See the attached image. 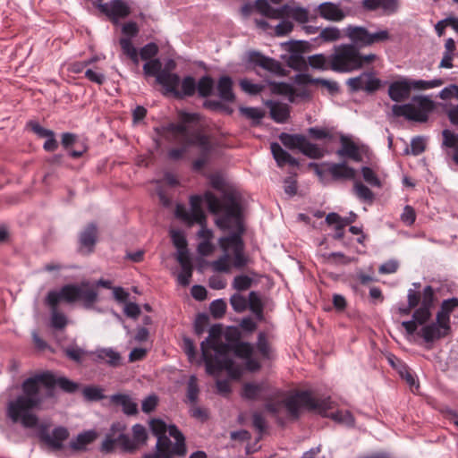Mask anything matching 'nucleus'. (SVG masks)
I'll list each match as a JSON object with an SVG mask.
<instances>
[{
	"mask_svg": "<svg viewBox=\"0 0 458 458\" xmlns=\"http://www.w3.org/2000/svg\"><path fill=\"white\" fill-rule=\"evenodd\" d=\"M229 342L226 344L222 340V327L214 325L210 327L208 336L200 344L202 359L206 365L207 373L216 376L222 370H226L230 377L238 379L243 373V368L236 364L229 356L230 352L245 360L246 369L249 371H258L261 365L253 358L254 346L247 342L239 341V334L236 329L229 332L226 335Z\"/></svg>",
	"mask_w": 458,
	"mask_h": 458,
	"instance_id": "obj_1",
	"label": "nucleus"
},
{
	"mask_svg": "<svg viewBox=\"0 0 458 458\" xmlns=\"http://www.w3.org/2000/svg\"><path fill=\"white\" fill-rule=\"evenodd\" d=\"M44 386L48 390L57 386L62 391L72 394L79 389V384L66 377H55L50 371L36 373L26 378L21 384V394L8 404L7 413L13 422H21L27 428L38 426V418L33 410H41L46 400L40 389ZM47 396H52L49 392Z\"/></svg>",
	"mask_w": 458,
	"mask_h": 458,
	"instance_id": "obj_2",
	"label": "nucleus"
},
{
	"mask_svg": "<svg viewBox=\"0 0 458 458\" xmlns=\"http://www.w3.org/2000/svg\"><path fill=\"white\" fill-rule=\"evenodd\" d=\"M97 287L88 281L80 284H69L61 287L59 291H49L46 297V303L51 308V326L55 329H63L67 325V318L57 310L61 301L72 303L81 301L86 309H90L98 301Z\"/></svg>",
	"mask_w": 458,
	"mask_h": 458,
	"instance_id": "obj_3",
	"label": "nucleus"
},
{
	"mask_svg": "<svg viewBox=\"0 0 458 458\" xmlns=\"http://www.w3.org/2000/svg\"><path fill=\"white\" fill-rule=\"evenodd\" d=\"M434 301L435 290L431 285H426L422 292L416 289L408 290L407 304L398 306L397 311L401 316H408L413 310L411 319L402 322V326L409 335H413L419 326L430 320Z\"/></svg>",
	"mask_w": 458,
	"mask_h": 458,
	"instance_id": "obj_4",
	"label": "nucleus"
},
{
	"mask_svg": "<svg viewBox=\"0 0 458 458\" xmlns=\"http://www.w3.org/2000/svg\"><path fill=\"white\" fill-rule=\"evenodd\" d=\"M314 167L316 174L321 181H324L327 175H330L334 181H352L353 182V192L356 197L368 204H372L375 200V194L361 181L357 179V171L349 166L345 162L341 163H325L322 165L310 164Z\"/></svg>",
	"mask_w": 458,
	"mask_h": 458,
	"instance_id": "obj_5",
	"label": "nucleus"
},
{
	"mask_svg": "<svg viewBox=\"0 0 458 458\" xmlns=\"http://www.w3.org/2000/svg\"><path fill=\"white\" fill-rule=\"evenodd\" d=\"M204 199L208 210L213 214L224 212L223 216L216 220V225L222 229L231 227L233 220L237 231L235 233H243V225L241 219V202L240 198L234 193H225L222 200L212 192H206Z\"/></svg>",
	"mask_w": 458,
	"mask_h": 458,
	"instance_id": "obj_6",
	"label": "nucleus"
},
{
	"mask_svg": "<svg viewBox=\"0 0 458 458\" xmlns=\"http://www.w3.org/2000/svg\"><path fill=\"white\" fill-rule=\"evenodd\" d=\"M375 59L374 54L362 55L353 45L341 44L335 47L334 53L330 55L331 70L336 72H351Z\"/></svg>",
	"mask_w": 458,
	"mask_h": 458,
	"instance_id": "obj_7",
	"label": "nucleus"
},
{
	"mask_svg": "<svg viewBox=\"0 0 458 458\" xmlns=\"http://www.w3.org/2000/svg\"><path fill=\"white\" fill-rule=\"evenodd\" d=\"M199 120V115L198 114L184 113L182 115V123H171L165 126V131L171 132L175 139L179 140L186 147L197 146L203 152L208 153L212 148L209 138L199 132L190 134L186 126V123Z\"/></svg>",
	"mask_w": 458,
	"mask_h": 458,
	"instance_id": "obj_8",
	"label": "nucleus"
},
{
	"mask_svg": "<svg viewBox=\"0 0 458 458\" xmlns=\"http://www.w3.org/2000/svg\"><path fill=\"white\" fill-rule=\"evenodd\" d=\"M284 405L290 416L293 419L299 418L301 408L309 411H316L321 415H327V411L332 409V401L328 398L317 399L308 391L297 392L288 396L284 401Z\"/></svg>",
	"mask_w": 458,
	"mask_h": 458,
	"instance_id": "obj_9",
	"label": "nucleus"
},
{
	"mask_svg": "<svg viewBox=\"0 0 458 458\" xmlns=\"http://www.w3.org/2000/svg\"><path fill=\"white\" fill-rule=\"evenodd\" d=\"M169 436L175 440L173 446H167L166 443L159 439L156 443V453L145 454L141 458H173L184 455L186 454L185 437L175 425L169 427Z\"/></svg>",
	"mask_w": 458,
	"mask_h": 458,
	"instance_id": "obj_10",
	"label": "nucleus"
},
{
	"mask_svg": "<svg viewBox=\"0 0 458 458\" xmlns=\"http://www.w3.org/2000/svg\"><path fill=\"white\" fill-rule=\"evenodd\" d=\"M346 36L356 48L371 46L377 42L389 39V32L386 30L370 33L366 28L359 26H348L345 29Z\"/></svg>",
	"mask_w": 458,
	"mask_h": 458,
	"instance_id": "obj_11",
	"label": "nucleus"
},
{
	"mask_svg": "<svg viewBox=\"0 0 458 458\" xmlns=\"http://www.w3.org/2000/svg\"><path fill=\"white\" fill-rule=\"evenodd\" d=\"M280 141L288 149H298L301 153L310 158H320L324 156V151L316 144L311 143L301 134H289L283 132L279 135Z\"/></svg>",
	"mask_w": 458,
	"mask_h": 458,
	"instance_id": "obj_12",
	"label": "nucleus"
},
{
	"mask_svg": "<svg viewBox=\"0 0 458 458\" xmlns=\"http://www.w3.org/2000/svg\"><path fill=\"white\" fill-rule=\"evenodd\" d=\"M242 233H233L226 237L219 239V246L224 252L232 250L233 254V267L242 269L249 264V258L244 253V243L242 239Z\"/></svg>",
	"mask_w": 458,
	"mask_h": 458,
	"instance_id": "obj_13",
	"label": "nucleus"
},
{
	"mask_svg": "<svg viewBox=\"0 0 458 458\" xmlns=\"http://www.w3.org/2000/svg\"><path fill=\"white\" fill-rule=\"evenodd\" d=\"M420 107L411 104L394 105L392 106L393 114L396 117H405L408 120L415 122H426L428 120V112L432 108L433 102L426 98H420Z\"/></svg>",
	"mask_w": 458,
	"mask_h": 458,
	"instance_id": "obj_14",
	"label": "nucleus"
},
{
	"mask_svg": "<svg viewBox=\"0 0 458 458\" xmlns=\"http://www.w3.org/2000/svg\"><path fill=\"white\" fill-rule=\"evenodd\" d=\"M452 334V326L435 317V320L422 325L419 335L426 344H433Z\"/></svg>",
	"mask_w": 458,
	"mask_h": 458,
	"instance_id": "obj_15",
	"label": "nucleus"
},
{
	"mask_svg": "<svg viewBox=\"0 0 458 458\" xmlns=\"http://www.w3.org/2000/svg\"><path fill=\"white\" fill-rule=\"evenodd\" d=\"M242 397L250 401H271L274 398V393L271 391L269 384L266 381L246 383L242 389Z\"/></svg>",
	"mask_w": 458,
	"mask_h": 458,
	"instance_id": "obj_16",
	"label": "nucleus"
},
{
	"mask_svg": "<svg viewBox=\"0 0 458 458\" xmlns=\"http://www.w3.org/2000/svg\"><path fill=\"white\" fill-rule=\"evenodd\" d=\"M126 429L127 427L124 422H114L101 444L100 451L105 454L112 453L116 445L123 450V438L121 436H123V431H126Z\"/></svg>",
	"mask_w": 458,
	"mask_h": 458,
	"instance_id": "obj_17",
	"label": "nucleus"
},
{
	"mask_svg": "<svg viewBox=\"0 0 458 458\" xmlns=\"http://www.w3.org/2000/svg\"><path fill=\"white\" fill-rule=\"evenodd\" d=\"M132 437H131L126 431H123V451L132 453L140 446L146 445L148 440V432L146 428L141 424L132 426Z\"/></svg>",
	"mask_w": 458,
	"mask_h": 458,
	"instance_id": "obj_18",
	"label": "nucleus"
},
{
	"mask_svg": "<svg viewBox=\"0 0 458 458\" xmlns=\"http://www.w3.org/2000/svg\"><path fill=\"white\" fill-rule=\"evenodd\" d=\"M348 85L354 91L364 90L371 93L380 88L381 81L374 72H362L357 77L349 79Z\"/></svg>",
	"mask_w": 458,
	"mask_h": 458,
	"instance_id": "obj_19",
	"label": "nucleus"
},
{
	"mask_svg": "<svg viewBox=\"0 0 458 458\" xmlns=\"http://www.w3.org/2000/svg\"><path fill=\"white\" fill-rule=\"evenodd\" d=\"M100 10L114 23H117L120 19H124L131 13V8L124 0H111L101 4Z\"/></svg>",
	"mask_w": 458,
	"mask_h": 458,
	"instance_id": "obj_20",
	"label": "nucleus"
},
{
	"mask_svg": "<svg viewBox=\"0 0 458 458\" xmlns=\"http://www.w3.org/2000/svg\"><path fill=\"white\" fill-rule=\"evenodd\" d=\"M250 61L273 74L284 75V69L279 61L266 56L259 52L250 53Z\"/></svg>",
	"mask_w": 458,
	"mask_h": 458,
	"instance_id": "obj_21",
	"label": "nucleus"
},
{
	"mask_svg": "<svg viewBox=\"0 0 458 458\" xmlns=\"http://www.w3.org/2000/svg\"><path fill=\"white\" fill-rule=\"evenodd\" d=\"M250 61L273 74L284 75V69L279 61L266 56L259 52L250 53Z\"/></svg>",
	"mask_w": 458,
	"mask_h": 458,
	"instance_id": "obj_22",
	"label": "nucleus"
},
{
	"mask_svg": "<svg viewBox=\"0 0 458 458\" xmlns=\"http://www.w3.org/2000/svg\"><path fill=\"white\" fill-rule=\"evenodd\" d=\"M69 437V431L65 427L59 426L53 429L51 434L42 432L40 439L53 450H61L64 442Z\"/></svg>",
	"mask_w": 458,
	"mask_h": 458,
	"instance_id": "obj_23",
	"label": "nucleus"
},
{
	"mask_svg": "<svg viewBox=\"0 0 458 458\" xmlns=\"http://www.w3.org/2000/svg\"><path fill=\"white\" fill-rule=\"evenodd\" d=\"M283 0H256V12L260 15L272 20L283 19L282 5L273 7L274 4H280Z\"/></svg>",
	"mask_w": 458,
	"mask_h": 458,
	"instance_id": "obj_24",
	"label": "nucleus"
},
{
	"mask_svg": "<svg viewBox=\"0 0 458 458\" xmlns=\"http://www.w3.org/2000/svg\"><path fill=\"white\" fill-rule=\"evenodd\" d=\"M411 90L410 80L403 78L390 83L388 96L394 102H402L410 97Z\"/></svg>",
	"mask_w": 458,
	"mask_h": 458,
	"instance_id": "obj_25",
	"label": "nucleus"
},
{
	"mask_svg": "<svg viewBox=\"0 0 458 458\" xmlns=\"http://www.w3.org/2000/svg\"><path fill=\"white\" fill-rule=\"evenodd\" d=\"M270 86L273 93L287 97L290 102H294L296 98H308L310 97V92L307 89H304L297 93L294 88L286 82H272Z\"/></svg>",
	"mask_w": 458,
	"mask_h": 458,
	"instance_id": "obj_26",
	"label": "nucleus"
},
{
	"mask_svg": "<svg viewBox=\"0 0 458 458\" xmlns=\"http://www.w3.org/2000/svg\"><path fill=\"white\" fill-rule=\"evenodd\" d=\"M98 238V228L93 223L89 224L81 233L80 249L81 251L90 253L93 251Z\"/></svg>",
	"mask_w": 458,
	"mask_h": 458,
	"instance_id": "obj_27",
	"label": "nucleus"
},
{
	"mask_svg": "<svg viewBox=\"0 0 458 458\" xmlns=\"http://www.w3.org/2000/svg\"><path fill=\"white\" fill-rule=\"evenodd\" d=\"M265 105L269 108L270 116L276 123H284L290 117L289 105L273 100H267Z\"/></svg>",
	"mask_w": 458,
	"mask_h": 458,
	"instance_id": "obj_28",
	"label": "nucleus"
},
{
	"mask_svg": "<svg viewBox=\"0 0 458 458\" xmlns=\"http://www.w3.org/2000/svg\"><path fill=\"white\" fill-rule=\"evenodd\" d=\"M318 14L325 20L332 21H342L345 14L340 6L331 2H325L318 5Z\"/></svg>",
	"mask_w": 458,
	"mask_h": 458,
	"instance_id": "obj_29",
	"label": "nucleus"
},
{
	"mask_svg": "<svg viewBox=\"0 0 458 458\" xmlns=\"http://www.w3.org/2000/svg\"><path fill=\"white\" fill-rule=\"evenodd\" d=\"M98 437V434L94 429L85 430L77 435L75 438H73L70 444L69 447L72 451H86L87 446L93 443Z\"/></svg>",
	"mask_w": 458,
	"mask_h": 458,
	"instance_id": "obj_30",
	"label": "nucleus"
},
{
	"mask_svg": "<svg viewBox=\"0 0 458 458\" xmlns=\"http://www.w3.org/2000/svg\"><path fill=\"white\" fill-rule=\"evenodd\" d=\"M270 149L278 166L283 167L285 165L291 166H299L300 163L298 159L292 157L286 150H284L281 145L277 142H272Z\"/></svg>",
	"mask_w": 458,
	"mask_h": 458,
	"instance_id": "obj_31",
	"label": "nucleus"
},
{
	"mask_svg": "<svg viewBox=\"0 0 458 458\" xmlns=\"http://www.w3.org/2000/svg\"><path fill=\"white\" fill-rule=\"evenodd\" d=\"M233 80L227 75H223L218 79L216 84L217 95L221 101L233 103L235 100V95L233 90Z\"/></svg>",
	"mask_w": 458,
	"mask_h": 458,
	"instance_id": "obj_32",
	"label": "nucleus"
},
{
	"mask_svg": "<svg viewBox=\"0 0 458 458\" xmlns=\"http://www.w3.org/2000/svg\"><path fill=\"white\" fill-rule=\"evenodd\" d=\"M167 93L176 96L179 93L180 77L176 73L163 70L157 76V81Z\"/></svg>",
	"mask_w": 458,
	"mask_h": 458,
	"instance_id": "obj_33",
	"label": "nucleus"
},
{
	"mask_svg": "<svg viewBox=\"0 0 458 458\" xmlns=\"http://www.w3.org/2000/svg\"><path fill=\"white\" fill-rule=\"evenodd\" d=\"M110 400L117 404L122 406L123 411L126 415H135L138 413V405L128 394H113L110 397Z\"/></svg>",
	"mask_w": 458,
	"mask_h": 458,
	"instance_id": "obj_34",
	"label": "nucleus"
},
{
	"mask_svg": "<svg viewBox=\"0 0 458 458\" xmlns=\"http://www.w3.org/2000/svg\"><path fill=\"white\" fill-rule=\"evenodd\" d=\"M169 425L165 424V421H163L160 419H153L149 421V428L152 432V434L157 437V441L159 439L163 440L164 443H166L167 446H173L174 444L170 440L169 437L166 436V432H169Z\"/></svg>",
	"mask_w": 458,
	"mask_h": 458,
	"instance_id": "obj_35",
	"label": "nucleus"
},
{
	"mask_svg": "<svg viewBox=\"0 0 458 458\" xmlns=\"http://www.w3.org/2000/svg\"><path fill=\"white\" fill-rule=\"evenodd\" d=\"M458 308V298L452 297L449 299L444 300L438 310L436 313V316L445 321L447 324H451V315L452 313Z\"/></svg>",
	"mask_w": 458,
	"mask_h": 458,
	"instance_id": "obj_36",
	"label": "nucleus"
},
{
	"mask_svg": "<svg viewBox=\"0 0 458 458\" xmlns=\"http://www.w3.org/2000/svg\"><path fill=\"white\" fill-rule=\"evenodd\" d=\"M283 19L291 17L299 23H306L309 21V12L300 6H291L287 4L282 5Z\"/></svg>",
	"mask_w": 458,
	"mask_h": 458,
	"instance_id": "obj_37",
	"label": "nucleus"
},
{
	"mask_svg": "<svg viewBox=\"0 0 458 458\" xmlns=\"http://www.w3.org/2000/svg\"><path fill=\"white\" fill-rule=\"evenodd\" d=\"M337 155L347 157L356 162L361 160L359 147L353 141L345 138L342 139V148L337 150Z\"/></svg>",
	"mask_w": 458,
	"mask_h": 458,
	"instance_id": "obj_38",
	"label": "nucleus"
},
{
	"mask_svg": "<svg viewBox=\"0 0 458 458\" xmlns=\"http://www.w3.org/2000/svg\"><path fill=\"white\" fill-rule=\"evenodd\" d=\"M202 198L199 195H193L190 199L191 214L196 224L203 225L206 222V216L201 208Z\"/></svg>",
	"mask_w": 458,
	"mask_h": 458,
	"instance_id": "obj_39",
	"label": "nucleus"
},
{
	"mask_svg": "<svg viewBox=\"0 0 458 458\" xmlns=\"http://www.w3.org/2000/svg\"><path fill=\"white\" fill-rule=\"evenodd\" d=\"M360 174L364 182L373 188L381 189L383 182L377 172L369 166H361Z\"/></svg>",
	"mask_w": 458,
	"mask_h": 458,
	"instance_id": "obj_40",
	"label": "nucleus"
},
{
	"mask_svg": "<svg viewBox=\"0 0 458 458\" xmlns=\"http://www.w3.org/2000/svg\"><path fill=\"white\" fill-rule=\"evenodd\" d=\"M214 86L213 78L209 75H204L197 82V92L200 98H208L213 93Z\"/></svg>",
	"mask_w": 458,
	"mask_h": 458,
	"instance_id": "obj_41",
	"label": "nucleus"
},
{
	"mask_svg": "<svg viewBox=\"0 0 458 458\" xmlns=\"http://www.w3.org/2000/svg\"><path fill=\"white\" fill-rule=\"evenodd\" d=\"M181 89L176 97H191L197 91V82L192 76L184 77L182 81H180Z\"/></svg>",
	"mask_w": 458,
	"mask_h": 458,
	"instance_id": "obj_42",
	"label": "nucleus"
},
{
	"mask_svg": "<svg viewBox=\"0 0 458 458\" xmlns=\"http://www.w3.org/2000/svg\"><path fill=\"white\" fill-rule=\"evenodd\" d=\"M256 347L262 358L266 360L273 358L272 348L264 332L259 333Z\"/></svg>",
	"mask_w": 458,
	"mask_h": 458,
	"instance_id": "obj_43",
	"label": "nucleus"
},
{
	"mask_svg": "<svg viewBox=\"0 0 458 458\" xmlns=\"http://www.w3.org/2000/svg\"><path fill=\"white\" fill-rule=\"evenodd\" d=\"M309 64L317 70L327 71L331 70L330 55L326 56L323 54H317L309 57Z\"/></svg>",
	"mask_w": 458,
	"mask_h": 458,
	"instance_id": "obj_44",
	"label": "nucleus"
},
{
	"mask_svg": "<svg viewBox=\"0 0 458 458\" xmlns=\"http://www.w3.org/2000/svg\"><path fill=\"white\" fill-rule=\"evenodd\" d=\"M97 357L105 360L110 366L116 367L120 364L121 356L113 349H101L97 352Z\"/></svg>",
	"mask_w": 458,
	"mask_h": 458,
	"instance_id": "obj_45",
	"label": "nucleus"
},
{
	"mask_svg": "<svg viewBox=\"0 0 458 458\" xmlns=\"http://www.w3.org/2000/svg\"><path fill=\"white\" fill-rule=\"evenodd\" d=\"M443 83L444 82L441 79H434L430 81L410 80L411 89L416 90H426L429 89L437 88L441 86Z\"/></svg>",
	"mask_w": 458,
	"mask_h": 458,
	"instance_id": "obj_46",
	"label": "nucleus"
},
{
	"mask_svg": "<svg viewBox=\"0 0 458 458\" xmlns=\"http://www.w3.org/2000/svg\"><path fill=\"white\" fill-rule=\"evenodd\" d=\"M119 44L124 55L135 64H139V53L130 38H120Z\"/></svg>",
	"mask_w": 458,
	"mask_h": 458,
	"instance_id": "obj_47",
	"label": "nucleus"
},
{
	"mask_svg": "<svg viewBox=\"0 0 458 458\" xmlns=\"http://www.w3.org/2000/svg\"><path fill=\"white\" fill-rule=\"evenodd\" d=\"M248 302L251 312L255 314L259 320H261L263 318V304L258 293L250 292L249 293Z\"/></svg>",
	"mask_w": 458,
	"mask_h": 458,
	"instance_id": "obj_48",
	"label": "nucleus"
},
{
	"mask_svg": "<svg viewBox=\"0 0 458 458\" xmlns=\"http://www.w3.org/2000/svg\"><path fill=\"white\" fill-rule=\"evenodd\" d=\"M228 252H224L217 259L211 262L210 267L215 272L230 273L231 266Z\"/></svg>",
	"mask_w": 458,
	"mask_h": 458,
	"instance_id": "obj_49",
	"label": "nucleus"
},
{
	"mask_svg": "<svg viewBox=\"0 0 458 458\" xmlns=\"http://www.w3.org/2000/svg\"><path fill=\"white\" fill-rule=\"evenodd\" d=\"M82 394L88 401H99L105 398L103 388L96 386H88L82 389Z\"/></svg>",
	"mask_w": 458,
	"mask_h": 458,
	"instance_id": "obj_50",
	"label": "nucleus"
},
{
	"mask_svg": "<svg viewBox=\"0 0 458 458\" xmlns=\"http://www.w3.org/2000/svg\"><path fill=\"white\" fill-rule=\"evenodd\" d=\"M162 64L159 59L147 61L143 65V72L146 76H155L157 81L158 74L163 72Z\"/></svg>",
	"mask_w": 458,
	"mask_h": 458,
	"instance_id": "obj_51",
	"label": "nucleus"
},
{
	"mask_svg": "<svg viewBox=\"0 0 458 458\" xmlns=\"http://www.w3.org/2000/svg\"><path fill=\"white\" fill-rule=\"evenodd\" d=\"M356 218H357L356 214H353V218L348 219V218L342 217L337 213L331 212V213L327 214V216H326V222L329 225H335V227H339L340 225H348L353 223L356 220Z\"/></svg>",
	"mask_w": 458,
	"mask_h": 458,
	"instance_id": "obj_52",
	"label": "nucleus"
},
{
	"mask_svg": "<svg viewBox=\"0 0 458 458\" xmlns=\"http://www.w3.org/2000/svg\"><path fill=\"white\" fill-rule=\"evenodd\" d=\"M199 389L196 376L190 377L187 383V398L191 403H195L198 400Z\"/></svg>",
	"mask_w": 458,
	"mask_h": 458,
	"instance_id": "obj_53",
	"label": "nucleus"
},
{
	"mask_svg": "<svg viewBox=\"0 0 458 458\" xmlns=\"http://www.w3.org/2000/svg\"><path fill=\"white\" fill-rule=\"evenodd\" d=\"M252 278L247 275L236 276L232 283V286L234 290L242 292L248 290L252 284Z\"/></svg>",
	"mask_w": 458,
	"mask_h": 458,
	"instance_id": "obj_54",
	"label": "nucleus"
},
{
	"mask_svg": "<svg viewBox=\"0 0 458 458\" xmlns=\"http://www.w3.org/2000/svg\"><path fill=\"white\" fill-rule=\"evenodd\" d=\"M239 85L241 89L249 95H258L264 89V86L262 84L253 83L251 81L248 79H242L239 81Z\"/></svg>",
	"mask_w": 458,
	"mask_h": 458,
	"instance_id": "obj_55",
	"label": "nucleus"
},
{
	"mask_svg": "<svg viewBox=\"0 0 458 458\" xmlns=\"http://www.w3.org/2000/svg\"><path fill=\"white\" fill-rule=\"evenodd\" d=\"M327 262L334 265H347L352 259L346 257L343 252H331L323 255Z\"/></svg>",
	"mask_w": 458,
	"mask_h": 458,
	"instance_id": "obj_56",
	"label": "nucleus"
},
{
	"mask_svg": "<svg viewBox=\"0 0 458 458\" xmlns=\"http://www.w3.org/2000/svg\"><path fill=\"white\" fill-rule=\"evenodd\" d=\"M326 414L327 415H324L325 417H331L335 421L345 423L347 425L354 424V418L349 411H337L331 414H327V412Z\"/></svg>",
	"mask_w": 458,
	"mask_h": 458,
	"instance_id": "obj_57",
	"label": "nucleus"
},
{
	"mask_svg": "<svg viewBox=\"0 0 458 458\" xmlns=\"http://www.w3.org/2000/svg\"><path fill=\"white\" fill-rule=\"evenodd\" d=\"M240 113L245 117L259 123L265 116V112L259 107H240Z\"/></svg>",
	"mask_w": 458,
	"mask_h": 458,
	"instance_id": "obj_58",
	"label": "nucleus"
},
{
	"mask_svg": "<svg viewBox=\"0 0 458 458\" xmlns=\"http://www.w3.org/2000/svg\"><path fill=\"white\" fill-rule=\"evenodd\" d=\"M232 308L236 312H242L248 307V301L246 298L239 293H234L230 298Z\"/></svg>",
	"mask_w": 458,
	"mask_h": 458,
	"instance_id": "obj_59",
	"label": "nucleus"
},
{
	"mask_svg": "<svg viewBox=\"0 0 458 458\" xmlns=\"http://www.w3.org/2000/svg\"><path fill=\"white\" fill-rule=\"evenodd\" d=\"M158 47L155 43H148L140 50L139 55L142 60L149 61L157 54Z\"/></svg>",
	"mask_w": 458,
	"mask_h": 458,
	"instance_id": "obj_60",
	"label": "nucleus"
},
{
	"mask_svg": "<svg viewBox=\"0 0 458 458\" xmlns=\"http://www.w3.org/2000/svg\"><path fill=\"white\" fill-rule=\"evenodd\" d=\"M319 37L325 41L332 42L339 39L341 37V33L337 28L328 27L323 29L320 31Z\"/></svg>",
	"mask_w": 458,
	"mask_h": 458,
	"instance_id": "obj_61",
	"label": "nucleus"
},
{
	"mask_svg": "<svg viewBox=\"0 0 458 458\" xmlns=\"http://www.w3.org/2000/svg\"><path fill=\"white\" fill-rule=\"evenodd\" d=\"M210 311L215 318H222L226 311V303L222 299L215 300L210 304Z\"/></svg>",
	"mask_w": 458,
	"mask_h": 458,
	"instance_id": "obj_62",
	"label": "nucleus"
},
{
	"mask_svg": "<svg viewBox=\"0 0 458 458\" xmlns=\"http://www.w3.org/2000/svg\"><path fill=\"white\" fill-rule=\"evenodd\" d=\"M64 353L70 360L81 362L85 352L76 345H71L64 349Z\"/></svg>",
	"mask_w": 458,
	"mask_h": 458,
	"instance_id": "obj_63",
	"label": "nucleus"
},
{
	"mask_svg": "<svg viewBox=\"0 0 458 458\" xmlns=\"http://www.w3.org/2000/svg\"><path fill=\"white\" fill-rule=\"evenodd\" d=\"M443 137L444 144L446 147L454 148V152L458 151V134H454L449 130H444Z\"/></svg>",
	"mask_w": 458,
	"mask_h": 458,
	"instance_id": "obj_64",
	"label": "nucleus"
}]
</instances>
